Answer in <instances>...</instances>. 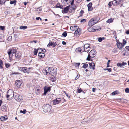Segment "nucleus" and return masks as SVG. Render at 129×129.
<instances>
[{"instance_id":"37","label":"nucleus","mask_w":129,"mask_h":129,"mask_svg":"<svg viewBox=\"0 0 129 129\" xmlns=\"http://www.w3.org/2000/svg\"><path fill=\"white\" fill-rule=\"evenodd\" d=\"M111 95H115L117 94V91H115L112 93H111Z\"/></svg>"},{"instance_id":"60","label":"nucleus","mask_w":129,"mask_h":129,"mask_svg":"<svg viewBox=\"0 0 129 129\" xmlns=\"http://www.w3.org/2000/svg\"><path fill=\"white\" fill-rule=\"evenodd\" d=\"M23 67H18V70H20L21 71H22V69Z\"/></svg>"},{"instance_id":"9","label":"nucleus","mask_w":129,"mask_h":129,"mask_svg":"<svg viewBox=\"0 0 129 129\" xmlns=\"http://www.w3.org/2000/svg\"><path fill=\"white\" fill-rule=\"evenodd\" d=\"M50 72V75H53L56 74L57 72V68L56 67H51Z\"/></svg>"},{"instance_id":"32","label":"nucleus","mask_w":129,"mask_h":129,"mask_svg":"<svg viewBox=\"0 0 129 129\" xmlns=\"http://www.w3.org/2000/svg\"><path fill=\"white\" fill-rule=\"evenodd\" d=\"M22 70L23 72H27V70L26 68V67H23L22 68Z\"/></svg>"},{"instance_id":"47","label":"nucleus","mask_w":129,"mask_h":129,"mask_svg":"<svg viewBox=\"0 0 129 129\" xmlns=\"http://www.w3.org/2000/svg\"><path fill=\"white\" fill-rule=\"evenodd\" d=\"M16 1L15 0H14L10 2V3L11 4H12L15 3L16 2Z\"/></svg>"},{"instance_id":"54","label":"nucleus","mask_w":129,"mask_h":129,"mask_svg":"<svg viewBox=\"0 0 129 129\" xmlns=\"http://www.w3.org/2000/svg\"><path fill=\"white\" fill-rule=\"evenodd\" d=\"M67 33L66 32H64L62 34V35L64 37H66L67 35Z\"/></svg>"},{"instance_id":"55","label":"nucleus","mask_w":129,"mask_h":129,"mask_svg":"<svg viewBox=\"0 0 129 129\" xmlns=\"http://www.w3.org/2000/svg\"><path fill=\"white\" fill-rule=\"evenodd\" d=\"M84 13V11L83 10H81L80 12V16H82V14Z\"/></svg>"},{"instance_id":"24","label":"nucleus","mask_w":129,"mask_h":129,"mask_svg":"<svg viewBox=\"0 0 129 129\" xmlns=\"http://www.w3.org/2000/svg\"><path fill=\"white\" fill-rule=\"evenodd\" d=\"M90 66L93 70H94L95 68V64L94 63H91L89 64Z\"/></svg>"},{"instance_id":"27","label":"nucleus","mask_w":129,"mask_h":129,"mask_svg":"<svg viewBox=\"0 0 129 129\" xmlns=\"http://www.w3.org/2000/svg\"><path fill=\"white\" fill-rule=\"evenodd\" d=\"M20 29H25L27 28V26H21L20 27Z\"/></svg>"},{"instance_id":"57","label":"nucleus","mask_w":129,"mask_h":129,"mask_svg":"<svg viewBox=\"0 0 129 129\" xmlns=\"http://www.w3.org/2000/svg\"><path fill=\"white\" fill-rule=\"evenodd\" d=\"M64 92L65 93V94H66V96L68 97V98H69L70 97V96H69L68 94H67L65 91H64Z\"/></svg>"},{"instance_id":"48","label":"nucleus","mask_w":129,"mask_h":129,"mask_svg":"<svg viewBox=\"0 0 129 129\" xmlns=\"http://www.w3.org/2000/svg\"><path fill=\"white\" fill-rule=\"evenodd\" d=\"M80 63H76L74 64V66L76 67H78L80 65Z\"/></svg>"},{"instance_id":"51","label":"nucleus","mask_w":129,"mask_h":129,"mask_svg":"<svg viewBox=\"0 0 129 129\" xmlns=\"http://www.w3.org/2000/svg\"><path fill=\"white\" fill-rule=\"evenodd\" d=\"M88 31L90 32H94L93 28H89L88 29Z\"/></svg>"},{"instance_id":"58","label":"nucleus","mask_w":129,"mask_h":129,"mask_svg":"<svg viewBox=\"0 0 129 129\" xmlns=\"http://www.w3.org/2000/svg\"><path fill=\"white\" fill-rule=\"evenodd\" d=\"M79 76L80 75L79 74L78 75H77L76 77L75 78V79L77 80V79H78L79 78Z\"/></svg>"},{"instance_id":"56","label":"nucleus","mask_w":129,"mask_h":129,"mask_svg":"<svg viewBox=\"0 0 129 129\" xmlns=\"http://www.w3.org/2000/svg\"><path fill=\"white\" fill-rule=\"evenodd\" d=\"M110 60H109L108 61L107 63V67H109V63L110 62Z\"/></svg>"},{"instance_id":"36","label":"nucleus","mask_w":129,"mask_h":129,"mask_svg":"<svg viewBox=\"0 0 129 129\" xmlns=\"http://www.w3.org/2000/svg\"><path fill=\"white\" fill-rule=\"evenodd\" d=\"M26 112V111L25 109H24L23 111L21 110L20 112V113H22L24 114H25Z\"/></svg>"},{"instance_id":"41","label":"nucleus","mask_w":129,"mask_h":129,"mask_svg":"<svg viewBox=\"0 0 129 129\" xmlns=\"http://www.w3.org/2000/svg\"><path fill=\"white\" fill-rule=\"evenodd\" d=\"M5 66L6 68L9 67L10 66V64L9 63H5Z\"/></svg>"},{"instance_id":"1","label":"nucleus","mask_w":129,"mask_h":129,"mask_svg":"<svg viewBox=\"0 0 129 129\" xmlns=\"http://www.w3.org/2000/svg\"><path fill=\"white\" fill-rule=\"evenodd\" d=\"M51 108V107L49 104H44L43 106V111L45 113L50 112Z\"/></svg>"},{"instance_id":"3","label":"nucleus","mask_w":129,"mask_h":129,"mask_svg":"<svg viewBox=\"0 0 129 129\" xmlns=\"http://www.w3.org/2000/svg\"><path fill=\"white\" fill-rule=\"evenodd\" d=\"M16 49L15 48H12L9 49L8 51V53L10 58V54L12 53L15 54L16 52Z\"/></svg>"},{"instance_id":"31","label":"nucleus","mask_w":129,"mask_h":129,"mask_svg":"<svg viewBox=\"0 0 129 129\" xmlns=\"http://www.w3.org/2000/svg\"><path fill=\"white\" fill-rule=\"evenodd\" d=\"M105 38L104 37H100L98 38V40L99 42H101Z\"/></svg>"},{"instance_id":"63","label":"nucleus","mask_w":129,"mask_h":129,"mask_svg":"<svg viewBox=\"0 0 129 129\" xmlns=\"http://www.w3.org/2000/svg\"><path fill=\"white\" fill-rule=\"evenodd\" d=\"M126 33L127 34H128V35L129 34V30H127V31L126 32Z\"/></svg>"},{"instance_id":"44","label":"nucleus","mask_w":129,"mask_h":129,"mask_svg":"<svg viewBox=\"0 0 129 129\" xmlns=\"http://www.w3.org/2000/svg\"><path fill=\"white\" fill-rule=\"evenodd\" d=\"M104 70H108L109 72H111V68H107V69H104Z\"/></svg>"},{"instance_id":"26","label":"nucleus","mask_w":129,"mask_h":129,"mask_svg":"<svg viewBox=\"0 0 129 129\" xmlns=\"http://www.w3.org/2000/svg\"><path fill=\"white\" fill-rule=\"evenodd\" d=\"M56 78L53 75L51 77L50 80L52 82H54L55 81Z\"/></svg>"},{"instance_id":"64","label":"nucleus","mask_w":129,"mask_h":129,"mask_svg":"<svg viewBox=\"0 0 129 129\" xmlns=\"http://www.w3.org/2000/svg\"><path fill=\"white\" fill-rule=\"evenodd\" d=\"M74 2V0H72V1L71 2V4L72 5L73 4Z\"/></svg>"},{"instance_id":"35","label":"nucleus","mask_w":129,"mask_h":129,"mask_svg":"<svg viewBox=\"0 0 129 129\" xmlns=\"http://www.w3.org/2000/svg\"><path fill=\"white\" fill-rule=\"evenodd\" d=\"M88 66V65L87 64L84 63L83 64V66L82 67L84 68H86Z\"/></svg>"},{"instance_id":"30","label":"nucleus","mask_w":129,"mask_h":129,"mask_svg":"<svg viewBox=\"0 0 129 129\" xmlns=\"http://www.w3.org/2000/svg\"><path fill=\"white\" fill-rule=\"evenodd\" d=\"M69 9V7H66L64 9L63 11L64 13H67Z\"/></svg>"},{"instance_id":"42","label":"nucleus","mask_w":129,"mask_h":129,"mask_svg":"<svg viewBox=\"0 0 129 129\" xmlns=\"http://www.w3.org/2000/svg\"><path fill=\"white\" fill-rule=\"evenodd\" d=\"M123 43H122V44L124 46V45H125L126 43V40L124 39H123Z\"/></svg>"},{"instance_id":"18","label":"nucleus","mask_w":129,"mask_h":129,"mask_svg":"<svg viewBox=\"0 0 129 129\" xmlns=\"http://www.w3.org/2000/svg\"><path fill=\"white\" fill-rule=\"evenodd\" d=\"M92 3L90 2L87 5V6L88 8V10L89 11H90L92 10L93 8L92 7Z\"/></svg>"},{"instance_id":"23","label":"nucleus","mask_w":129,"mask_h":129,"mask_svg":"<svg viewBox=\"0 0 129 129\" xmlns=\"http://www.w3.org/2000/svg\"><path fill=\"white\" fill-rule=\"evenodd\" d=\"M21 54L20 53L18 52L15 54V56L17 58H19L21 56Z\"/></svg>"},{"instance_id":"52","label":"nucleus","mask_w":129,"mask_h":129,"mask_svg":"<svg viewBox=\"0 0 129 129\" xmlns=\"http://www.w3.org/2000/svg\"><path fill=\"white\" fill-rule=\"evenodd\" d=\"M82 91V90L81 89H80L79 88H78L77 89V92L78 93H80Z\"/></svg>"},{"instance_id":"7","label":"nucleus","mask_w":129,"mask_h":129,"mask_svg":"<svg viewBox=\"0 0 129 129\" xmlns=\"http://www.w3.org/2000/svg\"><path fill=\"white\" fill-rule=\"evenodd\" d=\"M123 2L122 0H114L112 2V4L115 6L121 4Z\"/></svg>"},{"instance_id":"15","label":"nucleus","mask_w":129,"mask_h":129,"mask_svg":"<svg viewBox=\"0 0 129 129\" xmlns=\"http://www.w3.org/2000/svg\"><path fill=\"white\" fill-rule=\"evenodd\" d=\"M57 45V43L56 42H50L47 45V47H49L50 46H52L53 47H55V46Z\"/></svg>"},{"instance_id":"6","label":"nucleus","mask_w":129,"mask_h":129,"mask_svg":"<svg viewBox=\"0 0 129 129\" xmlns=\"http://www.w3.org/2000/svg\"><path fill=\"white\" fill-rule=\"evenodd\" d=\"M51 67H46L43 70V73L44 74H46V75L48 74H50V71Z\"/></svg>"},{"instance_id":"53","label":"nucleus","mask_w":129,"mask_h":129,"mask_svg":"<svg viewBox=\"0 0 129 129\" xmlns=\"http://www.w3.org/2000/svg\"><path fill=\"white\" fill-rule=\"evenodd\" d=\"M4 28L5 27L4 26H0V30H3L4 29Z\"/></svg>"},{"instance_id":"11","label":"nucleus","mask_w":129,"mask_h":129,"mask_svg":"<svg viewBox=\"0 0 129 129\" xmlns=\"http://www.w3.org/2000/svg\"><path fill=\"white\" fill-rule=\"evenodd\" d=\"M14 98L16 101L20 102L22 99V97L21 95L19 94H16Z\"/></svg>"},{"instance_id":"62","label":"nucleus","mask_w":129,"mask_h":129,"mask_svg":"<svg viewBox=\"0 0 129 129\" xmlns=\"http://www.w3.org/2000/svg\"><path fill=\"white\" fill-rule=\"evenodd\" d=\"M109 7H111V2H109L108 4Z\"/></svg>"},{"instance_id":"40","label":"nucleus","mask_w":129,"mask_h":129,"mask_svg":"<svg viewBox=\"0 0 129 129\" xmlns=\"http://www.w3.org/2000/svg\"><path fill=\"white\" fill-rule=\"evenodd\" d=\"M82 51V50L81 49V48H79L78 49H77L76 50V51L77 52H79L81 53V51Z\"/></svg>"},{"instance_id":"8","label":"nucleus","mask_w":129,"mask_h":129,"mask_svg":"<svg viewBox=\"0 0 129 129\" xmlns=\"http://www.w3.org/2000/svg\"><path fill=\"white\" fill-rule=\"evenodd\" d=\"M84 48L85 51L88 52L90 49V45L88 44H85L84 46Z\"/></svg>"},{"instance_id":"4","label":"nucleus","mask_w":129,"mask_h":129,"mask_svg":"<svg viewBox=\"0 0 129 129\" xmlns=\"http://www.w3.org/2000/svg\"><path fill=\"white\" fill-rule=\"evenodd\" d=\"M14 95V92L13 90L12 89H9L7 93L6 97L7 98H12Z\"/></svg>"},{"instance_id":"28","label":"nucleus","mask_w":129,"mask_h":129,"mask_svg":"<svg viewBox=\"0 0 129 129\" xmlns=\"http://www.w3.org/2000/svg\"><path fill=\"white\" fill-rule=\"evenodd\" d=\"M68 0H61V2L63 4H65L68 3Z\"/></svg>"},{"instance_id":"16","label":"nucleus","mask_w":129,"mask_h":129,"mask_svg":"<svg viewBox=\"0 0 129 129\" xmlns=\"http://www.w3.org/2000/svg\"><path fill=\"white\" fill-rule=\"evenodd\" d=\"M81 33V31L80 29L78 28L77 30L74 33V35L75 36H79Z\"/></svg>"},{"instance_id":"19","label":"nucleus","mask_w":129,"mask_h":129,"mask_svg":"<svg viewBox=\"0 0 129 129\" xmlns=\"http://www.w3.org/2000/svg\"><path fill=\"white\" fill-rule=\"evenodd\" d=\"M127 65V63L126 62H123L122 63H118L117 64V66L120 67H122L124 66Z\"/></svg>"},{"instance_id":"46","label":"nucleus","mask_w":129,"mask_h":129,"mask_svg":"<svg viewBox=\"0 0 129 129\" xmlns=\"http://www.w3.org/2000/svg\"><path fill=\"white\" fill-rule=\"evenodd\" d=\"M38 50H41V52L44 53L46 52V50L45 49H44L43 50L41 49H38Z\"/></svg>"},{"instance_id":"22","label":"nucleus","mask_w":129,"mask_h":129,"mask_svg":"<svg viewBox=\"0 0 129 129\" xmlns=\"http://www.w3.org/2000/svg\"><path fill=\"white\" fill-rule=\"evenodd\" d=\"M38 56L40 58H43L45 56V54L44 53L39 52Z\"/></svg>"},{"instance_id":"59","label":"nucleus","mask_w":129,"mask_h":129,"mask_svg":"<svg viewBox=\"0 0 129 129\" xmlns=\"http://www.w3.org/2000/svg\"><path fill=\"white\" fill-rule=\"evenodd\" d=\"M19 73L18 72H12L11 73V74L13 75V74H18Z\"/></svg>"},{"instance_id":"38","label":"nucleus","mask_w":129,"mask_h":129,"mask_svg":"<svg viewBox=\"0 0 129 129\" xmlns=\"http://www.w3.org/2000/svg\"><path fill=\"white\" fill-rule=\"evenodd\" d=\"M71 7L73 9H75L76 8V6L74 4H73L71 5Z\"/></svg>"},{"instance_id":"43","label":"nucleus","mask_w":129,"mask_h":129,"mask_svg":"<svg viewBox=\"0 0 129 129\" xmlns=\"http://www.w3.org/2000/svg\"><path fill=\"white\" fill-rule=\"evenodd\" d=\"M12 36H9L7 38V40L8 41H11L12 39Z\"/></svg>"},{"instance_id":"12","label":"nucleus","mask_w":129,"mask_h":129,"mask_svg":"<svg viewBox=\"0 0 129 129\" xmlns=\"http://www.w3.org/2000/svg\"><path fill=\"white\" fill-rule=\"evenodd\" d=\"M61 99L59 98H56L53 101V104L54 105L58 104L60 103L61 102Z\"/></svg>"},{"instance_id":"13","label":"nucleus","mask_w":129,"mask_h":129,"mask_svg":"<svg viewBox=\"0 0 129 129\" xmlns=\"http://www.w3.org/2000/svg\"><path fill=\"white\" fill-rule=\"evenodd\" d=\"M44 93L43 94V95H45L47 93L50 91V87H48L46 86H45L44 88Z\"/></svg>"},{"instance_id":"10","label":"nucleus","mask_w":129,"mask_h":129,"mask_svg":"<svg viewBox=\"0 0 129 129\" xmlns=\"http://www.w3.org/2000/svg\"><path fill=\"white\" fill-rule=\"evenodd\" d=\"M22 80H16L15 81V84L18 88H20L22 85Z\"/></svg>"},{"instance_id":"2","label":"nucleus","mask_w":129,"mask_h":129,"mask_svg":"<svg viewBox=\"0 0 129 129\" xmlns=\"http://www.w3.org/2000/svg\"><path fill=\"white\" fill-rule=\"evenodd\" d=\"M96 53V51L94 50H91L89 53L87 58V60H90V58H93L95 57V55Z\"/></svg>"},{"instance_id":"33","label":"nucleus","mask_w":129,"mask_h":129,"mask_svg":"<svg viewBox=\"0 0 129 129\" xmlns=\"http://www.w3.org/2000/svg\"><path fill=\"white\" fill-rule=\"evenodd\" d=\"M37 11L38 13H41L42 11V9L40 8H39L37 9Z\"/></svg>"},{"instance_id":"39","label":"nucleus","mask_w":129,"mask_h":129,"mask_svg":"<svg viewBox=\"0 0 129 129\" xmlns=\"http://www.w3.org/2000/svg\"><path fill=\"white\" fill-rule=\"evenodd\" d=\"M36 94H39L40 93V90L38 89H37L36 91Z\"/></svg>"},{"instance_id":"20","label":"nucleus","mask_w":129,"mask_h":129,"mask_svg":"<svg viewBox=\"0 0 129 129\" xmlns=\"http://www.w3.org/2000/svg\"><path fill=\"white\" fill-rule=\"evenodd\" d=\"M92 28L94 32L98 31V30H100L101 29L98 26L97 27L93 26Z\"/></svg>"},{"instance_id":"14","label":"nucleus","mask_w":129,"mask_h":129,"mask_svg":"<svg viewBox=\"0 0 129 129\" xmlns=\"http://www.w3.org/2000/svg\"><path fill=\"white\" fill-rule=\"evenodd\" d=\"M116 45L119 49H122L124 46L122 43L119 41L117 42Z\"/></svg>"},{"instance_id":"25","label":"nucleus","mask_w":129,"mask_h":129,"mask_svg":"<svg viewBox=\"0 0 129 129\" xmlns=\"http://www.w3.org/2000/svg\"><path fill=\"white\" fill-rule=\"evenodd\" d=\"M113 20V19L111 18L108 19L106 21V22L107 23H110L112 22Z\"/></svg>"},{"instance_id":"34","label":"nucleus","mask_w":129,"mask_h":129,"mask_svg":"<svg viewBox=\"0 0 129 129\" xmlns=\"http://www.w3.org/2000/svg\"><path fill=\"white\" fill-rule=\"evenodd\" d=\"M39 50H38V49L37 50L36 49H35L34 51V54L35 55H37L38 51Z\"/></svg>"},{"instance_id":"5","label":"nucleus","mask_w":129,"mask_h":129,"mask_svg":"<svg viewBox=\"0 0 129 129\" xmlns=\"http://www.w3.org/2000/svg\"><path fill=\"white\" fill-rule=\"evenodd\" d=\"M98 21L94 18L91 19L88 22V25L90 26H92L93 25L97 23Z\"/></svg>"},{"instance_id":"29","label":"nucleus","mask_w":129,"mask_h":129,"mask_svg":"<svg viewBox=\"0 0 129 129\" xmlns=\"http://www.w3.org/2000/svg\"><path fill=\"white\" fill-rule=\"evenodd\" d=\"M56 8H61L62 7V5H60V3H57L56 5Z\"/></svg>"},{"instance_id":"45","label":"nucleus","mask_w":129,"mask_h":129,"mask_svg":"<svg viewBox=\"0 0 129 129\" xmlns=\"http://www.w3.org/2000/svg\"><path fill=\"white\" fill-rule=\"evenodd\" d=\"M3 64V63L2 62V61L1 60H0V67L1 68H2V67H3V66H2Z\"/></svg>"},{"instance_id":"49","label":"nucleus","mask_w":129,"mask_h":129,"mask_svg":"<svg viewBox=\"0 0 129 129\" xmlns=\"http://www.w3.org/2000/svg\"><path fill=\"white\" fill-rule=\"evenodd\" d=\"M125 92L126 93H129V88H126L125 90Z\"/></svg>"},{"instance_id":"61","label":"nucleus","mask_w":129,"mask_h":129,"mask_svg":"<svg viewBox=\"0 0 129 129\" xmlns=\"http://www.w3.org/2000/svg\"><path fill=\"white\" fill-rule=\"evenodd\" d=\"M125 48L127 50L129 51V46H126Z\"/></svg>"},{"instance_id":"50","label":"nucleus","mask_w":129,"mask_h":129,"mask_svg":"<svg viewBox=\"0 0 129 129\" xmlns=\"http://www.w3.org/2000/svg\"><path fill=\"white\" fill-rule=\"evenodd\" d=\"M86 21V20L84 19H82L80 21L81 22H85Z\"/></svg>"},{"instance_id":"17","label":"nucleus","mask_w":129,"mask_h":129,"mask_svg":"<svg viewBox=\"0 0 129 129\" xmlns=\"http://www.w3.org/2000/svg\"><path fill=\"white\" fill-rule=\"evenodd\" d=\"M78 28V27L77 26H73L70 27L71 30L73 31H76Z\"/></svg>"},{"instance_id":"21","label":"nucleus","mask_w":129,"mask_h":129,"mask_svg":"<svg viewBox=\"0 0 129 129\" xmlns=\"http://www.w3.org/2000/svg\"><path fill=\"white\" fill-rule=\"evenodd\" d=\"M7 119V117L6 116H2L0 117V119L1 121H5Z\"/></svg>"}]
</instances>
